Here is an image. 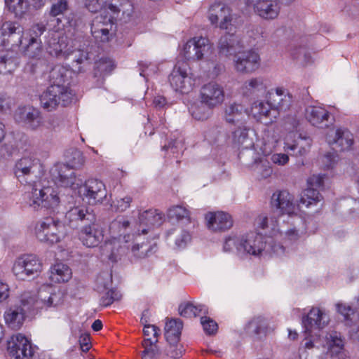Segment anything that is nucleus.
Instances as JSON below:
<instances>
[{
    "instance_id": "1",
    "label": "nucleus",
    "mask_w": 359,
    "mask_h": 359,
    "mask_svg": "<svg viewBox=\"0 0 359 359\" xmlns=\"http://www.w3.org/2000/svg\"><path fill=\"white\" fill-rule=\"evenodd\" d=\"M64 300V292L50 287L41 288L37 294L25 292L20 296L19 304L11 306L5 311V322L10 328L19 330L23 325L27 311L32 309H55L62 305Z\"/></svg>"
},
{
    "instance_id": "2",
    "label": "nucleus",
    "mask_w": 359,
    "mask_h": 359,
    "mask_svg": "<svg viewBox=\"0 0 359 359\" xmlns=\"http://www.w3.org/2000/svg\"><path fill=\"white\" fill-rule=\"evenodd\" d=\"M65 217L69 222L86 221L90 224L85 225L81 230L79 237L84 245L95 248L104 239V231L102 227L95 224V215L84 206H76L69 210Z\"/></svg>"
},
{
    "instance_id": "3",
    "label": "nucleus",
    "mask_w": 359,
    "mask_h": 359,
    "mask_svg": "<svg viewBox=\"0 0 359 359\" xmlns=\"http://www.w3.org/2000/svg\"><path fill=\"white\" fill-rule=\"evenodd\" d=\"M242 253L245 252L253 256L271 255H280L284 253L285 248L281 244L275 243L271 234L263 236L257 232H250L242 236Z\"/></svg>"
},
{
    "instance_id": "4",
    "label": "nucleus",
    "mask_w": 359,
    "mask_h": 359,
    "mask_svg": "<svg viewBox=\"0 0 359 359\" xmlns=\"http://www.w3.org/2000/svg\"><path fill=\"white\" fill-rule=\"evenodd\" d=\"M66 37L60 36L58 32H52L48 40L47 51L53 57L62 59H72L74 71H82L81 64L85 62L88 57V53L82 50H72L67 48Z\"/></svg>"
},
{
    "instance_id": "5",
    "label": "nucleus",
    "mask_w": 359,
    "mask_h": 359,
    "mask_svg": "<svg viewBox=\"0 0 359 359\" xmlns=\"http://www.w3.org/2000/svg\"><path fill=\"white\" fill-rule=\"evenodd\" d=\"M130 223L128 219L124 217H117L109 225V231L113 235L111 240L105 241L101 245L100 250L102 256L111 262H116L118 256L120 255L122 248L120 245V238L123 236V239L126 238V232L130 228Z\"/></svg>"
},
{
    "instance_id": "6",
    "label": "nucleus",
    "mask_w": 359,
    "mask_h": 359,
    "mask_svg": "<svg viewBox=\"0 0 359 359\" xmlns=\"http://www.w3.org/2000/svg\"><path fill=\"white\" fill-rule=\"evenodd\" d=\"M34 233L40 242L53 245L65 238L67 228L58 219L48 217L37 222L34 227Z\"/></svg>"
},
{
    "instance_id": "7",
    "label": "nucleus",
    "mask_w": 359,
    "mask_h": 359,
    "mask_svg": "<svg viewBox=\"0 0 359 359\" xmlns=\"http://www.w3.org/2000/svg\"><path fill=\"white\" fill-rule=\"evenodd\" d=\"M43 168L40 160L34 156H23L14 167V174L22 184L34 183L42 173Z\"/></svg>"
},
{
    "instance_id": "8",
    "label": "nucleus",
    "mask_w": 359,
    "mask_h": 359,
    "mask_svg": "<svg viewBox=\"0 0 359 359\" xmlns=\"http://www.w3.org/2000/svg\"><path fill=\"white\" fill-rule=\"evenodd\" d=\"M73 93L70 88L49 86L40 96V104L48 111L55 110L59 105L67 106L71 103Z\"/></svg>"
},
{
    "instance_id": "9",
    "label": "nucleus",
    "mask_w": 359,
    "mask_h": 359,
    "mask_svg": "<svg viewBox=\"0 0 359 359\" xmlns=\"http://www.w3.org/2000/svg\"><path fill=\"white\" fill-rule=\"evenodd\" d=\"M42 270V264L34 255H23L14 262L12 271L20 280H27L37 277Z\"/></svg>"
},
{
    "instance_id": "10",
    "label": "nucleus",
    "mask_w": 359,
    "mask_h": 359,
    "mask_svg": "<svg viewBox=\"0 0 359 359\" xmlns=\"http://www.w3.org/2000/svg\"><path fill=\"white\" fill-rule=\"evenodd\" d=\"M26 197L28 199L27 203L34 210L41 206L47 209H55L60 203L57 191L50 187L41 189L33 188L31 192L27 193Z\"/></svg>"
},
{
    "instance_id": "11",
    "label": "nucleus",
    "mask_w": 359,
    "mask_h": 359,
    "mask_svg": "<svg viewBox=\"0 0 359 359\" xmlns=\"http://www.w3.org/2000/svg\"><path fill=\"white\" fill-rule=\"evenodd\" d=\"M7 350L15 359H35L36 347L22 334H13L7 341Z\"/></svg>"
},
{
    "instance_id": "12",
    "label": "nucleus",
    "mask_w": 359,
    "mask_h": 359,
    "mask_svg": "<svg viewBox=\"0 0 359 359\" xmlns=\"http://www.w3.org/2000/svg\"><path fill=\"white\" fill-rule=\"evenodd\" d=\"M111 275L107 272L102 273L97 278V290L100 294V305L102 307H107L122 297L119 291L111 288Z\"/></svg>"
},
{
    "instance_id": "13",
    "label": "nucleus",
    "mask_w": 359,
    "mask_h": 359,
    "mask_svg": "<svg viewBox=\"0 0 359 359\" xmlns=\"http://www.w3.org/2000/svg\"><path fill=\"white\" fill-rule=\"evenodd\" d=\"M50 175L54 183L63 187L74 189L82 181L76 178V174L69 165L65 163L55 164L50 170Z\"/></svg>"
},
{
    "instance_id": "14",
    "label": "nucleus",
    "mask_w": 359,
    "mask_h": 359,
    "mask_svg": "<svg viewBox=\"0 0 359 359\" xmlns=\"http://www.w3.org/2000/svg\"><path fill=\"white\" fill-rule=\"evenodd\" d=\"M260 61V56L255 50H238L235 54L233 65L238 72L251 74L259 68Z\"/></svg>"
},
{
    "instance_id": "15",
    "label": "nucleus",
    "mask_w": 359,
    "mask_h": 359,
    "mask_svg": "<svg viewBox=\"0 0 359 359\" xmlns=\"http://www.w3.org/2000/svg\"><path fill=\"white\" fill-rule=\"evenodd\" d=\"M81 194L90 205H96L103 202L107 191L104 184L97 179H89L80 187Z\"/></svg>"
},
{
    "instance_id": "16",
    "label": "nucleus",
    "mask_w": 359,
    "mask_h": 359,
    "mask_svg": "<svg viewBox=\"0 0 359 359\" xmlns=\"http://www.w3.org/2000/svg\"><path fill=\"white\" fill-rule=\"evenodd\" d=\"M330 321V318L325 310L318 307H313L307 315L303 316L302 324L305 330V332L311 334L314 333L317 337L315 331H320L323 329Z\"/></svg>"
},
{
    "instance_id": "17",
    "label": "nucleus",
    "mask_w": 359,
    "mask_h": 359,
    "mask_svg": "<svg viewBox=\"0 0 359 359\" xmlns=\"http://www.w3.org/2000/svg\"><path fill=\"white\" fill-rule=\"evenodd\" d=\"M172 88L181 93H188L192 90L194 80L187 73V65H176L169 76Z\"/></svg>"
},
{
    "instance_id": "18",
    "label": "nucleus",
    "mask_w": 359,
    "mask_h": 359,
    "mask_svg": "<svg viewBox=\"0 0 359 359\" xmlns=\"http://www.w3.org/2000/svg\"><path fill=\"white\" fill-rule=\"evenodd\" d=\"M270 204L272 210L280 215L291 216L297 211L294 196L285 190L275 191L271 196Z\"/></svg>"
},
{
    "instance_id": "19",
    "label": "nucleus",
    "mask_w": 359,
    "mask_h": 359,
    "mask_svg": "<svg viewBox=\"0 0 359 359\" xmlns=\"http://www.w3.org/2000/svg\"><path fill=\"white\" fill-rule=\"evenodd\" d=\"M210 48L211 46L208 39L194 37L185 43L182 50V55L188 60H198L208 54Z\"/></svg>"
},
{
    "instance_id": "20",
    "label": "nucleus",
    "mask_w": 359,
    "mask_h": 359,
    "mask_svg": "<svg viewBox=\"0 0 359 359\" xmlns=\"http://www.w3.org/2000/svg\"><path fill=\"white\" fill-rule=\"evenodd\" d=\"M201 100L210 107H216L224 100L225 93L222 85L210 82L203 85L200 90Z\"/></svg>"
},
{
    "instance_id": "21",
    "label": "nucleus",
    "mask_w": 359,
    "mask_h": 359,
    "mask_svg": "<svg viewBox=\"0 0 359 359\" xmlns=\"http://www.w3.org/2000/svg\"><path fill=\"white\" fill-rule=\"evenodd\" d=\"M271 227L270 233L272 236V238H274V241H280L285 245L297 241L301 235L303 233V231H301L297 229V226L294 224H290L287 226L285 223H283L280 225H278V227H276V221L271 220Z\"/></svg>"
},
{
    "instance_id": "22",
    "label": "nucleus",
    "mask_w": 359,
    "mask_h": 359,
    "mask_svg": "<svg viewBox=\"0 0 359 359\" xmlns=\"http://www.w3.org/2000/svg\"><path fill=\"white\" fill-rule=\"evenodd\" d=\"M252 5L255 13L264 20H274L280 13V5L278 0H247Z\"/></svg>"
},
{
    "instance_id": "23",
    "label": "nucleus",
    "mask_w": 359,
    "mask_h": 359,
    "mask_svg": "<svg viewBox=\"0 0 359 359\" xmlns=\"http://www.w3.org/2000/svg\"><path fill=\"white\" fill-rule=\"evenodd\" d=\"M209 20L212 24L217 23L219 21V27L220 29L233 30L231 10L222 3H215L210 6Z\"/></svg>"
},
{
    "instance_id": "24",
    "label": "nucleus",
    "mask_w": 359,
    "mask_h": 359,
    "mask_svg": "<svg viewBox=\"0 0 359 359\" xmlns=\"http://www.w3.org/2000/svg\"><path fill=\"white\" fill-rule=\"evenodd\" d=\"M120 11L121 9L116 6L112 4H109L107 8L93 20L90 29H115V20Z\"/></svg>"
},
{
    "instance_id": "25",
    "label": "nucleus",
    "mask_w": 359,
    "mask_h": 359,
    "mask_svg": "<svg viewBox=\"0 0 359 359\" xmlns=\"http://www.w3.org/2000/svg\"><path fill=\"white\" fill-rule=\"evenodd\" d=\"M330 145H335L340 151L348 150L353 144V135L347 129H331L326 135Z\"/></svg>"
},
{
    "instance_id": "26",
    "label": "nucleus",
    "mask_w": 359,
    "mask_h": 359,
    "mask_svg": "<svg viewBox=\"0 0 359 359\" xmlns=\"http://www.w3.org/2000/svg\"><path fill=\"white\" fill-rule=\"evenodd\" d=\"M16 118L32 130L39 128L43 123V118L39 109L30 106H25L18 109Z\"/></svg>"
},
{
    "instance_id": "27",
    "label": "nucleus",
    "mask_w": 359,
    "mask_h": 359,
    "mask_svg": "<svg viewBox=\"0 0 359 359\" xmlns=\"http://www.w3.org/2000/svg\"><path fill=\"white\" fill-rule=\"evenodd\" d=\"M269 99L271 107L278 114L280 111H288L294 102L292 95L283 88H277L274 93H270Z\"/></svg>"
},
{
    "instance_id": "28",
    "label": "nucleus",
    "mask_w": 359,
    "mask_h": 359,
    "mask_svg": "<svg viewBox=\"0 0 359 359\" xmlns=\"http://www.w3.org/2000/svg\"><path fill=\"white\" fill-rule=\"evenodd\" d=\"M266 84L263 77H253L244 81L240 88V93L244 97L255 98L264 95L266 91Z\"/></svg>"
},
{
    "instance_id": "29",
    "label": "nucleus",
    "mask_w": 359,
    "mask_h": 359,
    "mask_svg": "<svg viewBox=\"0 0 359 359\" xmlns=\"http://www.w3.org/2000/svg\"><path fill=\"white\" fill-rule=\"evenodd\" d=\"M207 225L213 231H225L233 226V220L230 215L225 212H208L205 215Z\"/></svg>"
},
{
    "instance_id": "30",
    "label": "nucleus",
    "mask_w": 359,
    "mask_h": 359,
    "mask_svg": "<svg viewBox=\"0 0 359 359\" xmlns=\"http://www.w3.org/2000/svg\"><path fill=\"white\" fill-rule=\"evenodd\" d=\"M252 112L255 117L266 125L274 122L278 115V113L271 107L269 101L267 103L255 102L252 106Z\"/></svg>"
},
{
    "instance_id": "31",
    "label": "nucleus",
    "mask_w": 359,
    "mask_h": 359,
    "mask_svg": "<svg viewBox=\"0 0 359 359\" xmlns=\"http://www.w3.org/2000/svg\"><path fill=\"white\" fill-rule=\"evenodd\" d=\"M247 116V110L245 107L236 102L226 104L224 110V118L232 124L243 123Z\"/></svg>"
},
{
    "instance_id": "32",
    "label": "nucleus",
    "mask_w": 359,
    "mask_h": 359,
    "mask_svg": "<svg viewBox=\"0 0 359 359\" xmlns=\"http://www.w3.org/2000/svg\"><path fill=\"white\" fill-rule=\"evenodd\" d=\"M72 77V72L67 67L57 65L52 68L49 73L50 86L69 88V84Z\"/></svg>"
},
{
    "instance_id": "33",
    "label": "nucleus",
    "mask_w": 359,
    "mask_h": 359,
    "mask_svg": "<svg viewBox=\"0 0 359 359\" xmlns=\"http://www.w3.org/2000/svg\"><path fill=\"white\" fill-rule=\"evenodd\" d=\"M241 48L242 46L238 37L230 33H226L222 36L218 43L219 53L226 56L235 55Z\"/></svg>"
},
{
    "instance_id": "34",
    "label": "nucleus",
    "mask_w": 359,
    "mask_h": 359,
    "mask_svg": "<svg viewBox=\"0 0 359 359\" xmlns=\"http://www.w3.org/2000/svg\"><path fill=\"white\" fill-rule=\"evenodd\" d=\"M305 116L313 126L323 128L327 126L330 113L321 107L309 106L306 109Z\"/></svg>"
},
{
    "instance_id": "35",
    "label": "nucleus",
    "mask_w": 359,
    "mask_h": 359,
    "mask_svg": "<svg viewBox=\"0 0 359 359\" xmlns=\"http://www.w3.org/2000/svg\"><path fill=\"white\" fill-rule=\"evenodd\" d=\"M46 31V26L42 23L34 24L28 29L24 31L15 43L16 46H22L25 42L37 43L41 42V36ZM14 46V44H13Z\"/></svg>"
},
{
    "instance_id": "36",
    "label": "nucleus",
    "mask_w": 359,
    "mask_h": 359,
    "mask_svg": "<svg viewBox=\"0 0 359 359\" xmlns=\"http://www.w3.org/2000/svg\"><path fill=\"white\" fill-rule=\"evenodd\" d=\"M23 28L17 22L6 21L4 22L0 28V45L5 46L9 43L8 38L17 34L22 35Z\"/></svg>"
},
{
    "instance_id": "37",
    "label": "nucleus",
    "mask_w": 359,
    "mask_h": 359,
    "mask_svg": "<svg viewBox=\"0 0 359 359\" xmlns=\"http://www.w3.org/2000/svg\"><path fill=\"white\" fill-rule=\"evenodd\" d=\"M249 128L243 123L233 132V142L243 149H250L254 147L252 138L248 135Z\"/></svg>"
},
{
    "instance_id": "38",
    "label": "nucleus",
    "mask_w": 359,
    "mask_h": 359,
    "mask_svg": "<svg viewBox=\"0 0 359 359\" xmlns=\"http://www.w3.org/2000/svg\"><path fill=\"white\" fill-rule=\"evenodd\" d=\"M18 64L17 54L13 50L0 53V74L11 73Z\"/></svg>"
},
{
    "instance_id": "39",
    "label": "nucleus",
    "mask_w": 359,
    "mask_h": 359,
    "mask_svg": "<svg viewBox=\"0 0 359 359\" xmlns=\"http://www.w3.org/2000/svg\"><path fill=\"white\" fill-rule=\"evenodd\" d=\"M72 277V271L69 267L62 263L55 264L50 270V278L56 283L67 282Z\"/></svg>"
},
{
    "instance_id": "40",
    "label": "nucleus",
    "mask_w": 359,
    "mask_h": 359,
    "mask_svg": "<svg viewBox=\"0 0 359 359\" xmlns=\"http://www.w3.org/2000/svg\"><path fill=\"white\" fill-rule=\"evenodd\" d=\"M182 323L180 320H170L165 326V337L168 343H178L180 341Z\"/></svg>"
},
{
    "instance_id": "41",
    "label": "nucleus",
    "mask_w": 359,
    "mask_h": 359,
    "mask_svg": "<svg viewBox=\"0 0 359 359\" xmlns=\"http://www.w3.org/2000/svg\"><path fill=\"white\" fill-rule=\"evenodd\" d=\"M163 214L158 210L150 209L139 215V220L140 224L146 226H159L163 222Z\"/></svg>"
},
{
    "instance_id": "42",
    "label": "nucleus",
    "mask_w": 359,
    "mask_h": 359,
    "mask_svg": "<svg viewBox=\"0 0 359 359\" xmlns=\"http://www.w3.org/2000/svg\"><path fill=\"white\" fill-rule=\"evenodd\" d=\"M167 215L170 219H175L179 222H182L185 224H188L191 222L189 210L182 205L170 207L168 210Z\"/></svg>"
},
{
    "instance_id": "43",
    "label": "nucleus",
    "mask_w": 359,
    "mask_h": 359,
    "mask_svg": "<svg viewBox=\"0 0 359 359\" xmlns=\"http://www.w3.org/2000/svg\"><path fill=\"white\" fill-rule=\"evenodd\" d=\"M5 4L8 10L18 18L27 15L30 8L28 0H5Z\"/></svg>"
},
{
    "instance_id": "44",
    "label": "nucleus",
    "mask_w": 359,
    "mask_h": 359,
    "mask_svg": "<svg viewBox=\"0 0 359 359\" xmlns=\"http://www.w3.org/2000/svg\"><path fill=\"white\" fill-rule=\"evenodd\" d=\"M326 344L323 346L327 347L330 354L339 353L344 348V341L339 334L336 332L328 333L325 336Z\"/></svg>"
},
{
    "instance_id": "45",
    "label": "nucleus",
    "mask_w": 359,
    "mask_h": 359,
    "mask_svg": "<svg viewBox=\"0 0 359 359\" xmlns=\"http://www.w3.org/2000/svg\"><path fill=\"white\" fill-rule=\"evenodd\" d=\"M180 315L184 318L196 317L201 314L208 313L207 309L204 305H194L192 303L187 302L181 304L179 306Z\"/></svg>"
},
{
    "instance_id": "46",
    "label": "nucleus",
    "mask_w": 359,
    "mask_h": 359,
    "mask_svg": "<svg viewBox=\"0 0 359 359\" xmlns=\"http://www.w3.org/2000/svg\"><path fill=\"white\" fill-rule=\"evenodd\" d=\"M156 250V245L142 242L132 245L131 252L136 259H144L153 255Z\"/></svg>"
},
{
    "instance_id": "47",
    "label": "nucleus",
    "mask_w": 359,
    "mask_h": 359,
    "mask_svg": "<svg viewBox=\"0 0 359 359\" xmlns=\"http://www.w3.org/2000/svg\"><path fill=\"white\" fill-rule=\"evenodd\" d=\"M168 237L174 239L176 247L178 249L184 248L191 241V235L189 231L182 228H175L168 232Z\"/></svg>"
},
{
    "instance_id": "48",
    "label": "nucleus",
    "mask_w": 359,
    "mask_h": 359,
    "mask_svg": "<svg viewBox=\"0 0 359 359\" xmlns=\"http://www.w3.org/2000/svg\"><path fill=\"white\" fill-rule=\"evenodd\" d=\"M158 339H152V338H145L142 341V346L144 350L142 353V359H157L160 355V350L156 345Z\"/></svg>"
},
{
    "instance_id": "49",
    "label": "nucleus",
    "mask_w": 359,
    "mask_h": 359,
    "mask_svg": "<svg viewBox=\"0 0 359 359\" xmlns=\"http://www.w3.org/2000/svg\"><path fill=\"white\" fill-rule=\"evenodd\" d=\"M322 198V196L318 190L308 187L301 195L299 204L304 205L306 208H309L313 205H316Z\"/></svg>"
},
{
    "instance_id": "50",
    "label": "nucleus",
    "mask_w": 359,
    "mask_h": 359,
    "mask_svg": "<svg viewBox=\"0 0 359 359\" xmlns=\"http://www.w3.org/2000/svg\"><path fill=\"white\" fill-rule=\"evenodd\" d=\"M214 107H210L201 100V102L193 104L190 108L192 116L197 120L204 121L208 119L211 114Z\"/></svg>"
},
{
    "instance_id": "51",
    "label": "nucleus",
    "mask_w": 359,
    "mask_h": 359,
    "mask_svg": "<svg viewBox=\"0 0 359 359\" xmlns=\"http://www.w3.org/2000/svg\"><path fill=\"white\" fill-rule=\"evenodd\" d=\"M114 68V62L109 58H101L96 63L95 67L94 76L103 78L109 74Z\"/></svg>"
},
{
    "instance_id": "52",
    "label": "nucleus",
    "mask_w": 359,
    "mask_h": 359,
    "mask_svg": "<svg viewBox=\"0 0 359 359\" xmlns=\"http://www.w3.org/2000/svg\"><path fill=\"white\" fill-rule=\"evenodd\" d=\"M24 55L29 59L40 60L43 53L42 42H25Z\"/></svg>"
},
{
    "instance_id": "53",
    "label": "nucleus",
    "mask_w": 359,
    "mask_h": 359,
    "mask_svg": "<svg viewBox=\"0 0 359 359\" xmlns=\"http://www.w3.org/2000/svg\"><path fill=\"white\" fill-rule=\"evenodd\" d=\"M91 34L97 43H105L111 41L115 34V29H90Z\"/></svg>"
},
{
    "instance_id": "54",
    "label": "nucleus",
    "mask_w": 359,
    "mask_h": 359,
    "mask_svg": "<svg viewBox=\"0 0 359 359\" xmlns=\"http://www.w3.org/2000/svg\"><path fill=\"white\" fill-rule=\"evenodd\" d=\"M242 237L239 238L235 235L229 236L224 240L223 251L225 252H233L235 250L238 253H242L241 247Z\"/></svg>"
},
{
    "instance_id": "55",
    "label": "nucleus",
    "mask_w": 359,
    "mask_h": 359,
    "mask_svg": "<svg viewBox=\"0 0 359 359\" xmlns=\"http://www.w3.org/2000/svg\"><path fill=\"white\" fill-rule=\"evenodd\" d=\"M267 328V322L264 318L256 317L254 318L248 324V329L250 332L255 334H259L265 332Z\"/></svg>"
},
{
    "instance_id": "56",
    "label": "nucleus",
    "mask_w": 359,
    "mask_h": 359,
    "mask_svg": "<svg viewBox=\"0 0 359 359\" xmlns=\"http://www.w3.org/2000/svg\"><path fill=\"white\" fill-rule=\"evenodd\" d=\"M254 170L262 178H267L273 172L269 162L264 158L255 161Z\"/></svg>"
},
{
    "instance_id": "57",
    "label": "nucleus",
    "mask_w": 359,
    "mask_h": 359,
    "mask_svg": "<svg viewBox=\"0 0 359 359\" xmlns=\"http://www.w3.org/2000/svg\"><path fill=\"white\" fill-rule=\"evenodd\" d=\"M71 158L69 160L70 168L74 169L79 168L83 165L85 163V158L83 153L78 149H72L71 151Z\"/></svg>"
},
{
    "instance_id": "58",
    "label": "nucleus",
    "mask_w": 359,
    "mask_h": 359,
    "mask_svg": "<svg viewBox=\"0 0 359 359\" xmlns=\"http://www.w3.org/2000/svg\"><path fill=\"white\" fill-rule=\"evenodd\" d=\"M133 198L130 196H126L121 198H117L114 202L112 206L117 212H123L130 208Z\"/></svg>"
},
{
    "instance_id": "59",
    "label": "nucleus",
    "mask_w": 359,
    "mask_h": 359,
    "mask_svg": "<svg viewBox=\"0 0 359 359\" xmlns=\"http://www.w3.org/2000/svg\"><path fill=\"white\" fill-rule=\"evenodd\" d=\"M336 306L338 313L344 316L345 320H352L353 318L351 316H354L355 313L353 308L342 303L337 304Z\"/></svg>"
},
{
    "instance_id": "60",
    "label": "nucleus",
    "mask_w": 359,
    "mask_h": 359,
    "mask_svg": "<svg viewBox=\"0 0 359 359\" xmlns=\"http://www.w3.org/2000/svg\"><path fill=\"white\" fill-rule=\"evenodd\" d=\"M106 0H85V7L91 13H97L106 6Z\"/></svg>"
},
{
    "instance_id": "61",
    "label": "nucleus",
    "mask_w": 359,
    "mask_h": 359,
    "mask_svg": "<svg viewBox=\"0 0 359 359\" xmlns=\"http://www.w3.org/2000/svg\"><path fill=\"white\" fill-rule=\"evenodd\" d=\"M201 323L205 332L208 334H213L217 330V324L210 318L201 317Z\"/></svg>"
},
{
    "instance_id": "62",
    "label": "nucleus",
    "mask_w": 359,
    "mask_h": 359,
    "mask_svg": "<svg viewBox=\"0 0 359 359\" xmlns=\"http://www.w3.org/2000/svg\"><path fill=\"white\" fill-rule=\"evenodd\" d=\"M68 3L66 0H59L53 4L50 8V15L56 17L64 13L67 10Z\"/></svg>"
},
{
    "instance_id": "63",
    "label": "nucleus",
    "mask_w": 359,
    "mask_h": 359,
    "mask_svg": "<svg viewBox=\"0 0 359 359\" xmlns=\"http://www.w3.org/2000/svg\"><path fill=\"white\" fill-rule=\"evenodd\" d=\"M168 344L169 346L166 350L167 355L174 359L180 358L184 352L182 346L178 343Z\"/></svg>"
},
{
    "instance_id": "64",
    "label": "nucleus",
    "mask_w": 359,
    "mask_h": 359,
    "mask_svg": "<svg viewBox=\"0 0 359 359\" xmlns=\"http://www.w3.org/2000/svg\"><path fill=\"white\" fill-rule=\"evenodd\" d=\"M299 125V121L297 117L294 116H287L284 119L283 127L284 128L289 131L292 132L297 129Z\"/></svg>"
}]
</instances>
